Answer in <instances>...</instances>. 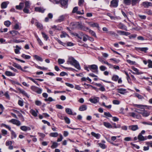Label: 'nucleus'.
<instances>
[{
  "mask_svg": "<svg viewBox=\"0 0 152 152\" xmlns=\"http://www.w3.org/2000/svg\"><path fill=\"white\" fill-rule=\"evenodd\" d=\"M68 64H70L73 66L78 70H80L81 68L79 64L74 58L72 57H68L67 61Z\"/></svg>",
  "mask_w": 152,
  "mask_h": 152,
  "instance_id": "nucleus-1",
  "label": "nucleus"
},
{
  "mask_svg": "<svg viewBox=\"0 0 152 152\" xmlns=\"http://www.w3.org/2000/svg\"><path fill=\"white\" fill-rule=\"evenodd\" d=\"M89 69L93 72L97 74L98 73V66L95 64L88 65Z\"/></svg>",
  "mask_w": 152,
  "mask_h": 152,
  "instance_id": "nucleus-2",
  "label": "nucleus"
},
{
  "mask_svg": "<svg viewBox=\"0 0 152 152\" xmlns=\"http://www.w3.org/2000/svg\"><path fill=\"white\" fill-rule=\"evenodd\" d=\"M31 89L33 91L39 94H41L42 91V90L41 88L34 86H31Z\"/></svg>",
  "mask_w": 152,
  "mask_h": 152,
  "instance_id": "nucleus-3",
  "label": "nucleus"
},
{
  "mask_svg": "<svg viewBox=\"0 0 152 152\" xmlns=\"http://www.w3.org/2000/svg\"><path fill=\"white\" fill-rule=\"evenodd\" d=\"M142 6L145 8H148L150 7H152V3L147 1H144L142 3Z\"/></svg>",
  "mask_w": 152,
  "mask_h": 152,
  "instance_id": "nucleus-4",
  "label": "nucleus"
},
{
  "mask_svg": "<svg viewBox=\"0 0 152 152\" xmlns=\"http://www.w3.org/2000/svg\"><path fill=\"white\" fill-rule=\"evenodd\" d=\"M9 122L17 126H19L21 125V123L20 121L15 119H12L10 120Z\"/></svg>",
  "mask_w": 152,
  "mask_h": 152,
  "instance_id": "nucleus-5",
  "label": "nucleus"
},
{
  "mask_svg": "<svg viewBox=\"0 0 152 152\" xmlns=\"http://www.w3.org/2000/svg\"><path fill=\"white\" fill-rule=\"evenodd\" d=\"M132 69L135 72L132 71L131 70H130L129 71L133 74L140 75L142 74V72H139V70L137 68L134 66H132Z\"/></svg>",
  "mask_w": 152,
  "mask_h": 152,
  "instance_id": "nucleus-6",
  "label": "nucleus"
},
{
  "mask_svg": "<svg viewBox=\"0 0 152 152\" xmlns=\"http://www.w3.org/2000/svg\"><path fill=\"white\" fill-rule=\"evenodd\" d=\"M118 0H113L111 1L110 6L114 7H117L118 5Z\"/></svg>",
  "mask_w": 152,
  "mask_h": 152,
  "instance_id": "nucleus-7",
  "label": "nucleus"
},
{
  "mask_svg": "<svg viewBox=\"0 0 152 152\" xmlns=\"http://www.w3.org/2000/svg\"><path fill=\"white\" fill-rule=\"evenodd\" d=\"M65 16L64 15L60 16L56 20V22L57 23H60L64 21L65 19Z\"/></svg>",
  "mask_w": 152,
  "mask_h": 152,
  "instance_id": "nucleus-8",
  "label": "nucleus"
},
{
  "mask_svg": "<svg viewBox=\"0 0 152 152\" xmlns=\"http://www.w3.org/2000/svg\"><path fill=\"white\" fill-rule=\"evenodd\" d=\"M13 65L15 67L17 68L18 69H20L21 71L23 72H28V70H24L22 69L21 66L17 63H14L13 64Z\"/></svg>",
  "mask_w": 152,
  "mask_h": 152,
  "instance_id": "nucleus-9",
  "label": "nucleus"
},
{
  "mask_svg": "<svg viewBox=\"0 0 152 152\" xmlns=\"http://www.w3.org/2000/svg\"><path fill=\"white\" fill-rule=\"evenodd\" d=\"M88 23L90 26L93 27H96L98 28H99L98 23H94L92 22H88Z\"/></svg>",
  "mask_w": 152,
  "mask_h": 152,
  "instance_id": "nucleus-10",
  "label": "nucleus"
},
{
  "mask_svg": "<svg viewBox=\"0 0 152 152\" xmlns=\"http://www.w3.org/2000/svg\"><path fill=\"white\" fill-rule=\"evenodd\" d=\"M117 32L120 35L127 36L129 35L130 33L129 32H126L123 31L117 30Z\"/></svg>",
  "mask_w": 152,
  "mask_h": 152,
  "instance_id": "nucleus-11",
  "label": "nucleus"
},
{
  "mask_svg": "<svg viewBox=\"0 0 152 152\" xmlns=\"http://www.w3.org/2000/svg\"><path fill=\"white\" fill-rule=\"evenodd\" d=\"M9 32L12 35L13 37H15L20 35V34L17 31L15 30L11 31H10Z\"/></svg>",
  "mask_w": 152,
  "mask_h": 152,
  "instance_id": "nucleus-12",
  "label": "nucleus"
},
{
  "mask_svg": "<svg viewBox=\"0 0 152 152\" xmlns=\"http://www.w3.org/2000/svg\"><path fill=\"white\" fill-rule=\"evenodd\" d=\"M140 113L142 114L143 116L146 117L148 116L150 114V112L144 110L142 112H139Z\"/></svg>",
  "mask_w": 152,
  "mask_h": 152,
  "instance_id": "nucleus-13",
  "label": "nucleus"
},
{
  "mask_svg": "<svg viewBox=\"0 0 152 152\" xmlns=\"http://www.w3.org/2000/svg\"><path fill=\"white\" fill-rule=\"evenodd\" d=\"M99 100V98L97 97H95L93 98H90L89 99V101L91 103H97Z\"/></svg>",
  "mask_w": 152,
  "mask_h": 152,
  "instance_id": "nucleus-14",
  "label": "nucleus"
},
{
  "mask_svg": "<svg viewBox=\"0 0 152 152\" xmlns=\"http://www.w3.org/2000/svg\"><path fill=\"white\" fill-rule=\"evenodd\" d=\"M30 112L33 116L37 117V116L38 111L37 110L35 111L33 109H31L30 110Z\"/></svg>",
  "mask_w": 152,
  "mask_h": 152,
  "instance_id": "nucleus-15",
  "label": "nucleus"
},
{
  "mask_svg": "<svg viewBox=\"0 0 152 152\" xmlns=\"http://www.w3.org/2000/svg\"><path fill=\"white\" fill-rule=\"evenodd\" d=\"M137 138L140 141H144L147 139V137H144L141 134H139Z\"/></svg>",
  "mask_w": 152,
  "mask_h": 152,
  "instance_id": "nucleus-16",
  "label": "nucleus"
},
{
  "mask_svg": "<svg viewBox=\"0 0 152 152\" xmlns=\"http://www.w3.org/2000/svg\"><path fill=\"white\" fill-rule=\"evenodd\" d=\"M118 93L122 94H124L126 92V90L125 89L121 88L117 89Z\"/></svg>",
  "mask_w": 152,
  "mask_h": 152,
  "instance_id": "nucleus-17",
  "label": "nucleus"
},
{
  "mask_svg": "<svg viewBox=\"0 0 152 152\" xmlns=\"http://www.w3.org/2000/svg\"><path fill=\"white\" fill-rule=\"evenodd\" d=\"M129 129L133 131H135L138 129V127L137 125H132L129 126Z\"/></svg>",
  "mask_w": 152,
  "mask_h": 152,
  "instance_id": "nucleus-18",
  "label": "nucleus"
},
{
  "mask_svg": "<svg viewBox=\"0 0 152 152\" xmlns=\"http://www.w3.org/2000/svg\"><path fill=\"white\" fill-rule=\"evenodd\" d=\"M20 129L24 131H26L27 130H30L31 129L30 127L25 126H21L20 127Z\"/></svg>",
  "mask_w": 152,
  "mask_h": 152,
  "instance_id": "nucleus-19",
  "label": "nucleus"
},
{
  "mask_svg": "<svg viewBox=\"0 0 152 152\" xmlns=\"http://www.w3.org/2000/svg\"><path fill=\"white\" fill-rule=\"evenodd\" d=\"M45 9L43 8L36 7L35 8V10L36 12L43 13L44 12Z\"/></svg>",
  "mask_w": 152,
  "mask_h": 152,
  "instance_id": "nucleus-20",
  "label": "nucleus"
},
{
  "mask_svg": "<svg viewBox=\"0 0 152 152\" xmlns=\"http://www.w3.org/2000/svg\"><path fill=\"white\" fill-rule=\"evenodd\" d=\"M9 3L8 1H5L2 2L1 4V7L2 8L4 9L7 7V5Z\"/></svg>",
  "mask_w": 152,
  "mask_h": 152,
  "instance_id": "nucleus-21",
  "label": "nucleus"
},
{
  "mask_svg": "<svg viewBox=\"0 0 152 152\" xmlns=\"http://www.w3.org/2000/svg\"><path fill=\"white\" fill-rule=\"evenodd\" d=\"M91 135L96 138L97 139H99L100 137V135L99 134H96L94 132H91Z\"/></svg>",
  "mask_w": 152,
  "mask_h": 152,
  "instance_id": "nucleus-22",
  "label": "nucleus"
},
{
  "mask_svg": "<svg viewBox=\"0 0 152 152\" xmlns=\"http://www.w3.org/2000/svg\"><path fill=\"white\" fill-rule=\"evenodd\" d=\"M79 25L80 26V28H81L84 31H89V30H90L88 27L83 26L80 24H79Z\"/></svg>",
  "mask_w": 152,
  "mask_h": 152,
  "instance_id": "nucleus-23",
  "label": "nucleus"
},
{
  "mask_svg": "<svg viewBox=\"0 0 152 152\" xmlns=\"http://www.w3.org/2000/svg\"><path fill=\"white\" fill-rule=\"evenodd\" d=\"M24 6V4L23 3H20L19 5H17L16 8L17 9L21 10Z\"/></svg>",
  "mask_w": 152,
  "mask_h": 152,
  "instance_id": "nucleus-24",
  "label": "nucleus"
},
{
  "mask_svg": "<svg viewBox=\"0 0 152 152\" xmlns=\"http://www.w3.org/2000/svg\"><path fill=\"white\" fill-rule=\"evenodd\" d=\"M87 109V106L85 105H83L79 108V110L80 111H83L86 110Z\"/></svg>",
  "mask_w": 152,
  "mask_h": 152,
  "instance_id": "nucleus-25",
  "label": "nucleus"
},
{
  "mask_svg": "<svg viewBox=\"0 0 152 152\" xmlns=\"http://www.w3.org/2000/svg\"><path fill=\"white\" fill-rule=\"evenodd\" d=\"M33 57L37 61L42 62L43 61V59L40 57L38 55H34L33 56Z\"/></svg>",
  "mask_w": 152,
  "mask_h": 152,
  "instance_id": "nucleus-26",
  "label": "nucleus"
},
{
  "mask_svg": "<svg viewBox=\"0 0 152 152\" xmlns=\"http://www.w3.org/2000/svg\"><path fill=\"white\" fill-rule=\"evenodd\" d=\"M5 74L7 76H15V74L12 73L10 71H6L5 72Z\"/></svg>",
  "mask_w": 152,
  "mask_h": 152,
  "instance_id": "nucleus-27",
  "label": "nucleus"
},
{
  "mask_svg": "<svg viewBox=\"0 0 152 152\" xmlns=\"http://www.w3.org/2000/svg\"><path fill=\"white\" fill-rule=\"evenodd\" d=\"M18 90L20 93L23 94V95H25V96L28 97H29V96L27 94L25 91L20 88H18Z\"/></svg>",
  "mask_w": 152,
  "mask_h": 152,
  "instance_id": "nucleus-28",
  "label": "nucleus"
},
{
  "mask_svg": "<svg viewBox=\"0 0 152 152\" xmlns=\"http://www.w3.org/2000/svg\"><path fill=\"white\" fill-rule=\"evenodd\" d=\"M69 35L64 31L61 32V34L60 35V37L61 38H64L67 37H69Z\"/></svg>",
  "mask_w": 152,
  "mask_h": 152,
  "instance_id": "nucleus-29",
  "label": "nucleus"
},
{
  "mask_svg": "<svg viewBox=\"0 0 152 152\" xmlns=\"http://www.w3.org/2000/svg\"><path fill=\"white\" fill-rule=\"evenodd\" d=\"M103 125L108 128H110L112 127V125L109 123L104 122Z\"/></svg>",
  "mask_w": 152,
  "mask_h": 152,
  "instance_id": "nucleus-30",
  "label": "nucleus"
},
{
  "mask_svg": "<svg viewBox=\"0 0 152 152\" xmlns=\"http://www.w3.org/2000/svg\"><path fill=\"white\" fill-rule=\"evenodd\" d=\"M1 127L4 126L6 128L8 129L9 130L11 131V128L9 126L7 125L4 124H1L0 125Z\"/></svg>",
  "mask_w": 152,
  "mask_h": 152,
  "instance_id": "nucleus-31",
  "label": "nucleus"
},
{
  "mask_svg": "<svg viewBox=\"0 0 152 152\" xmlns=\"http://www.w3.org/2000/svg\"><path fill=\"white\" fill-rule=\"evenodd\" d=\"M119 78V77L116 75H113L112 77V80L114 81H117Z\"/></svg>",
  "mask_w": 152,
  "mask_h": 152,
  "instance_id": "nucleus-32",
  "label": "nucleus"
},
{
  "mask_svg": "<svg viewBox=\"0 0 152 152\" xmlns=\"http://www.w3.org/2000/svg\"><path fill=\"white\" fill-rule=\"evenodd\" d=\"M66 112L69 115H72V112L71 110L69 108H66L65 110Z\"/></svg>",
  "mask_w": 152,
  "mask_h": 152,
  "instance_id": "nucleus-33",
  "label": "nucleus"
},
{
  "mask_svg": "<svg viewBox=\"0 0 152 152\" xmlns=\"http://www.w3.org/2000/svg\"><path fill=\"white\" fill-rule=\"evenodd\" d=\"M58 135V134L57 132L51 133L50 134V136L53 137H56Z\"/></svg>",
  "mask_w": 152,
  "mask_h": 152,
  "instance_id": "nucleus-34",
  "label": "nucleus"
},
{
  "mask_svg": "<svg viewBox=\"0 0 152 152\" xmlns=\"http://www.w3.org/2000/svg\"><path fill=\"white\" fill-rule=\"evenodd\" d=\"M21 49V48H20L18 45L16 46V49L15 50V53L16 54H18L19 52V50Z\"/></svg>",
  "mask_w": 152,
  "mask_h": 152,
  "instance_id": "nucleus-35",
  "label": "nucleus"
},
{
  "mask_svg": "<svg viewBox=\"0 0 152 152\" xmlns=\"http://www.w3.org/2000/svg\"><path fill=\"white\" fill-rule=\"evenodd\" d=\"M21 57L26 59H29L31 58V56H30L26 55L24 54H22L21 55Z\"/></svg>",
  "mask_w": 152,
  "mask_h": 152,
  "instance_id": "nucleus-36",
  "label": "nucleus"
},
{
  "mask_svg": "<svg viewBox=\"0 0 152 152\" xmlns=\"http://www.w3.org/2000/svg\"><path fill=\"white\" fill-rule=\"evenodd\" d=\"M67 0H61V3L62 6H65L67 4Z\"/></svg>",
  "mask_w": 152,
  "mask_h": 152,
  "instance_id": "nucleus-37",
  "label": "nucleus"
},
{
  "mask_svg": "<svg viewBox=\"0 0 152 152\" xmlns=\"http://www.w3.org/2000/svg\"><path fill=\"white\" fill-rule=\"evenodd\" d=\"M11 134L12 135L11 138L13 139L14 138H15L16 137V135L15 132L12 130H11Z\"/></svg>",
  "mask_w": 152,
  "mask_h": 152,
  "instance_id": "nucleus-38",
  "label": "nucleus"
},
{
  "mask_svg": "<svg viewBox=\"0 0 152 152\" xmlns=\"http://www.w3.org/2000/svg\"><path fill=\"white\" fill-rule=\"evenodd\" d=\"M11 24V22L9 20H7L4 22V25L7 27H9Z\"/></svg>",
  "mask_w": 152,
  "mask_h": 152,
  "instance_id": "nucleus-39",
  "label": "nucleus"
},
{
  "mask_svg": "<svg viewBox=\"0 0 152 152\" xmlns=\"http://www.w3.org/2000/svg\"><path fill=\"white\" fill-rule=\"evenodd\" d=\"M148 50V48H139V50L146 52V51Z\"/></svg>",
  "mask_w": 152,
  "mask_h": 152,
  "instance_id": "nucleus-40",
  "label": "nucleus"
},
{
  "mask_svg": "<svg viewBox=\"0 0 152 152\" xmlns=\"http://www.w3.org/2000/svg\"><path fill=\"white\" fill-rule=\"evenodd\" d=\"M35 25L37 26V28L40 29H42V25L38 22H36L35 23Z\"/></svg>",
  "mask_w": 152,
  "mask_h": 152,
  "instance_id": "nucleus-41",
  "label": "nucleus"
},
{
  "mask_svg": "<svg viewBox=\"0 0 152 152\" xmlns=\"http://www.w3.org/2000/svg\"><path fill=\"white\" fill-rule=\"evenodd\" d=\"M58 145L57 143L54 142H53L52 145L51 146V147L52 148H55L57 147Z\"/></svg>",
  "mask_w": 152,
  "mask_h": 152,
  "instance_id": "nucleus-42",
  "label": "nucleus"
},
{
  "mask_svg": "<svg viewBox=\"0 0 152 152\" xmlns=\"http://www.w3.org/2000/svg\"><path fill=\"white\" fill-rule=\"evenodd\" d=\"M83 41L85 42L88 39V36L86 34H83Z\"/></svg>",
  "mask_w": 152,
  "mask_h": 152,
  "instance_id": "nucleus-43",
  "label": "nucleus"
},
{
  "mask_svg": "<svg viewBox=\"0 0 152 152\" xmlns=\"http://www.w3.org/2000/svg\"><path fill=\"white\" fill-rule=\"evenodd\" d=\"M98 144L99 145V146L102 149H104L106 148V145L104 144L99 143Z\"/></svg>",
  "mask_w": 152,
  "mask_h": 152,
  "instance_id": "nucleus-44",
  "label": "nucleus"
},
{
  "mask_svg": "<svg viewBox=\"0 0 152 152\" xmlns=\"http://www.w3.org/2000/svg\"><path fill=\"white\" fill-rule=\"evenodd\" d=\"M128 115L129 116H132L134 118H135L136 116V114L134 113L130 112L128 113Z\"/></svg>",
  "mask_w": 152,
  "mask_h": 152,
  "instance_id": "nucleus-45",
  "label": "nucleus"
},
{
  "mask_svg": "<svg viewBox=\"0 0 152 152\" xmlns=\"http://www.w3.org/2000/svg\"><path fill=\"white\" fill-rule=\"evenodd\" d=\"M88 31L89 33L92 36H94L95 37H96V36L95 33L91 29H90L89 30V31Z\"/></svg>",
  "mask_w": 152,
  "mask_h": 152,
  "instance_id": "nucleus-46",
  "label": "nucleus"
},
{
  "mask_svg": "<svg viewBox=\"0 0 152 152\" xmlns=\"http://www.w3.org/2000/svg\"><path fill=\"white\" fill-rule=\"evenodd\" d=\"M65 60L64 59L59 58L58 59V62L59 64H63Z\"/></svg>",
  "mask_w": 152,
  "mask_h": 152,
  "instance_id": "nucleus-47",
  "label": "nucleus"
},
{
  "mask_svg": "<svg viewBox=\"0 0 152 152\" xmlns=\"http://www.w3.org/2000/svg\"><path fill=\"white\" fill-rule=\"evenodd\" d=\"M64 119L67 124H69L70 123V120L67 117L65 116Z\"/></svg>",
  "mask_w": 152,
  "mask_h": 152,
  "instance_id": "nucleus-48",
  "label": "nucleus"
},
{
  "mask_svg": "<svg viewBox=\"0 0 152 152\" xmlns=\"http://www.w3.org/2000/svg\"><path fill=\"white\" fill-rule=\"evenodd\" d=\"M148 66L149 68H152V61L150 60H148Z\"/></svg>",
  "mask_w": 152,
  "mask_h": 152,
  "instance_id": "nucleus-49",
  "label": "nucleus"
},
{
  "mask_svg": "<svg viewBox=\"0 0 152 152\" xmlns=\"http://www.w3.org/2000/svg\"><path fill=\"white\" fill-rule=\"evenodd\" d=\"M14 29L15 30H20V26L18 23H16L15 25L14 26Z\"/></svg>",
  "mask_w": 152,
  "mask_h": 152,
  "instance_id": "nucleus-50",
  "label": "nucleus"
},
{
  "mask_svg": "<svg viewBox=\"0 0 152 152\" xmlns=\"http://www.w3.org/2000/svg\"><path fill=\"white\" fill-rule=\"evenodd\" d=\"M131 2V0H124V3L125 4L127 5L130 4Z\"/></svg>",
  "mask_w": 152,
  "mask_h": 152,
  "instance_id": "nucleus-51",
  "label": "nucleus"
},
{
  "mask_svg": "<svg viewBox=\"0 0 152 152\" xmlns=\"http://www.w3.org/2000/svg\"><path fill=\"white\" fill-rule=\"evenodd\" d=\"M126 61L128 63L132 65H135L136 64L135 62L131 61L130 60H127Z\"/></svg>",
  "mask_w": 152,
  "mask_h": 152,
  "instance_id": "nucleus-52",
  "label": "nucleus"
},
{
  "mask_svg": "<svg viewBox=\"0 0 152 152\" xmlns=\"http://www.w3.org/2000/svg\"><path fill=\"white\" fill-rule=\"evenodd\" d=\"M99 69L102 71H104L107 68L105 66L102 65L100 66Z\"/></svg>",
  "mask_w": 152,
  "mask_h": 152,
  "instance_id": "nucleus-53",
  "label": "nucleus"
},
{
  "mask_svg": "<svg viewBox=\"0 0 152 152\" xmlns=\"http://www.w3.org/2000/svg\"><path fill=\"white\" fill-rule=\"evenodd\" d=\"M145 13L149 15H152V11L150 10H147L145 11Z\"/></svg>",
  "mask_w": 152,
  "mask_h": 152,
  "instance_id": "nucleus-54",
  "label": "nucleus"
},
{
  "mask_svg": "<svg viewBox=\"0 0 152 152\" xmlns=\"http://www.w3.org/2000/svg\"><path fill=\"white\" fill-rule=\"evenodd\" d=\"M134 106L135 107H137L138 108L142 109H143V107L144 106L143 105L137 104H134Z\"/></svg>",
  "mask_w": 152,
  "mask_h": 152,
  "instance_id": "nucleus-55",
  "label": "nucleus"
},
{
  "mask_svg": "<svg viewBox=\"0 0 152 152\" xmlns=\"http://www.w3.org/2000/svg\"><path fill=\"white\" fill-rule=\"evenodd\" d=\"M35 104L37 106H40L42 104V102L39 100H36L35 101Z\"/></svg>",
  "mask_w": 152,
  "mask_h": 152,
  "instance_id": "nucleus-56",
  "label": "nucleus"
},
{
  "mask_svg": "<svg viewBox=\"0 0 152 152\" xmlns=\"http://www.w3.org/2000/svg\"><path fill=\"white\" fill-rule=\"evenodd\" d=\"M45 101L52 102L53 101H54V100L53 99L52 97H49L48 99H45Z\"/></svg>",
  "mask_w": 152,
  "mask_h": 152,
  "instance_id": "nucleus-57",
  "label": "nucleus"
},
{
  "mask_svg": "<svg viewBox=\"0 0 152 152\" xmlns=\"http://www.w3.org/2000/svg\"><path fill=\"white\" fill-rule=\"evenodd\" d=\"M108 33L110 35H114L115 36H118L117 34L113 31H110L108 32Z\"/></svg>",
  "mask_w": 152,
  "mask_h": 152,
  "instance_id": "nucleus-58",
  "label": "nucleus"
},
{
  "mask_svg": "<svg viewBox=\"0 0 152 152\" xmlns=\"http://www.w3.org/2000/svg\"><path fill=\"white\" fill-rule=\"evenodd\" d=\"M104 63L108 66L110 68H113V65L109 63L107 61H104Z\"/></svg>",
  "mask_w": 152,
  "mask_h": 152,
  "instance_id": "nucleus-59",
  "label": "nucleus"
},
{
  "mask_svg": "<svg viewBox=\"0 0 152 152\" xmlns=\"http://www.w3.org/2000/svg\"><path fill=\"white\" fill-rule=\"evenodd\" d=\"M30 7L29 2L28 1H26L25 2V7L29 8Z\"/></svg>",
  "mask_w": 152,
  "mask_h": 152,
  "instance_id": "nucleus-60",
  "label": "nucleus"
},
{
  "mask_svg": "<svg viewBox=\"0 0 152 152\" xmlns=\"http://www.w3.org/2000/svg\"><path fill=\"white\" fill-rule=\"evenodd\" d=\"M139 0H132V5H134L136 4Z\"/></svg>",
  "mask_w": 152,
  "mask_h": 152,
  "instance_id": "nucleus-61",
  "label": "nucleus"
},
{
  "mask_svg": "<svg viewBox=\"0 0 152 152\" xmlns=\"http://www.w3.org/2000/svg\"><path fill=\"white\" fill-rule=\"evenodd\" d=\"M65 84L67 86H68L71 88H73L74 87V86L72 84L69 83H65Z\"/></svg>",
  "mask_w": 152,
  "mask_h": 152,
  "instance_id": "nucleus-62",
  "label": "nucleus"
},
{
  "mask_svg": "<svg viewBox=\"0 0 152 152\" xmlns=\"http://www.w3.org/2000/svg\"><path fill=\"white\" fill-rule=\"evenodd\" d=\"M58 117L60 119L63 120L64 119L65 116H64L63 115L61 114H58Z\"/></svg>",
  "mask_w": 152,
  "mask_h": 152,
  "instance_id": "nucleus-63",
  "label": "nucleus"
},
{
  "mask_svg": "<svg viewBox=\"0 0 152 152\" xmlns=\"http://www.w3.org/2000/svg\"><path fill=\"white\" fill-rule=\"evenodd\" d=\"M18 104L20 106H23V101L21 100H19L18 101Z\"/></svg>",
  "mask_w": 152,
  "mask_h": 152,
  "instance_id": "nucleus-64",
  "label": "nucleus"
}]
</instances>
